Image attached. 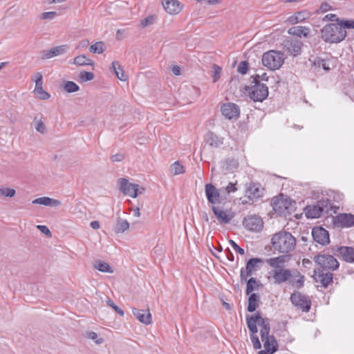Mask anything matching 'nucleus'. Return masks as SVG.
<instances>
[{
    "label": "nucleus",
    "mask_w": 354,
    "mask_h": 354,
    "mask_svg": "<svg viewBox=\"0 0 354 354\" xmlns=\"http://www.w3.org/2000/svg\"><path fill=\"white\" fill-rule=\"evenodd\" d=\"M296 239L288 232L281 230L274 234L271 238L273 250L279 253L288 254L296 247Z\"/></svg>",
    "instance_id": "nucleus-1"
},
{
    "label": "nucleus",
    "mask_w": 354,
    "mask_h": 354,
    "mask_svg": "<svg viewBox=\"0 0 354 354\" xmlns=\"http://www.w3.org/2000/svg\"><path fill=\"white\" fill-rule=\"evenodd\" d=\"M346 31L338 23H330L323 27L321 37L326 42L339 43L346 37Z\"/></svg>",
    "instance_id": "nucleus-2"
},
{
    "label": "nucleus",
    "mask_w": 354,
    "mask_h": 354,
    "mask_svg": "<svg viewBox=\"0 0 354 354\" xmlns=\"http://www.w3.org/2000/svg\"><path fill=\"white\" fill-rule=\"evenodd\" d=\"M246 320L248 327L251 333L256 334L257 333L258 330L257 325L261 327L260 330L261 340H264L266 337L270 336L269 335L270 328V324L260 315L259 313L250 317H247Z\"/></svg>",
    "instance_id": "nucleus-3"
},
{
    "label": "nucleus",
    "mask_w": 354,
    "mask_h": 354,
    "mask_svg": "<svg viewBox=\"0 0 354 354\" xmlns=\"http://www.w3.org/2000/svg\"><path fill=\"white\" fill-rule=\"evenodd\" d=\"M285 60L284 55L280 51L269 50L262 56V63L270 70L275 71L281 67Z\"/></svg>",
    "instance_id": "nucleus-4"
},
{
    "label": "nucleus",
    "mask_w": 354,
    "mask_h": 354,
    "mask_svg": "<svg viewBox=\"0 0 354 354\" xmlns=\"http://www.w3.org/2000/svg\"><path fill=\"white\" fill-rule=\"evenodd\" d=\"M330 209V202L324 198L318 201L316 204L308 205L305 209V214L308 218H317L324 213L328 214Z\"/></svg>",
    "instance_id": "nucleus-5"
},
{
    "label": "nucleus",
    "mask_w": 354,
    "mask_h": 354,
    "mask_svg": "<svg viewBox=\"0 0 354 354\" xmlns=\"http://www.w3.org/2000/svg\"><path fill=\"white\" fill-rule=\"evenodd\" d=\"M314 261L322 268V270H335L339 267L337 260L330 254H318L315 257Z\"/></svg>",
    "instance_id": "nucleus-6"
},
{
    "label": "nucleus",
    "mask_w": 354,
    "mask_h": 354,
    "mask_svg": "<svg viewBox=\"0 0 354 354\" xmlns=\"http://www.w3.org/2000/svg\"><path fill=\"white\" fill-rule=\"evenodd\" d=\"M120 190L127 196L136 198L138 194L145 192L144 187H140L137 184L129 183L126 178L119 179Z\"/></svg>",
    "instance_id": "nucleus-7"
},
{
    "label": "nucleus",
    "mask_w": 354,
    "mask_h": 354,
    "mask_svg": "<svg viewBox=\"0 0 354 354\" xmlns=\"http://www.w3.org/2000/svg\"><path fill=\"white\" fill-rule=\"evenodd\" d=\"M249 95L254 102H262L268 95V88L265 84L260 83L255 80V84L251 87Z\"/></svg>",
    "instance_id": "nucleus-8"
},
{
    "label": "nucleus",
    "mask_w": 354,
    "mask_h": 354,
    "mask_svg": "<svg viewBox=\"0 0 354 354\" xmlns=\"http://www.w3.org/2000/svg\"><path fill=\"white\" fill-rule=\"evenodd\" d=\"M292 304L303 312H308L311 307L310 298L299 292H294L290 296Z\"/></svg>",
    "instance_id": "nucleus-9"
},
{
    "label": "nucleus",
    "mask_w": 354,
    "mask_h": 354,
    "mask_svg": "<svg viewBox=\"0 0 354 354\" xmlns=\"http://www.w3.org/2000/svg\"><path fill=\"white\" fill-rule=\"evenodd\" d=\"M205 196L209 203L212 206H216V204H220L222 202L221 191L217 189L214 185L211 183L205 185Z\"/></svg>",
    "instance_id": "nucleus-10"
},
{
    "label": "nucleus",
    "mask_w": 354,
    "mask_h": 354,
    "mask_svg": "<svg viewBox=\"0 0 354 354\" xmlns=\"http://www.w3.org/2000/svg\"><path fill=\"white\" fill-rule=\"evenodd\" d=\"M245 229L252 232H260L263 227V222L261 217L256 215H250L245 217L243 221Z\"/></svg>",
    "instance_id": "nucleus-11"
},
{
    "label": "nucleus",
    "mask_w": 354,
    "mask_h": 354,
    "mask_svg": "<svg viewBox=\"0 0 354 354\" xmlns=\"http://www.w3.org/2000/svg\"><path fill=\"white\" fill-rule=\"evenodd\" d=\"M211 209L218 223L221 225L229 223L234 216V213L230 209H223L216 206H212Z\"/></svg>",
    "instance_id": "nucleus-12"
},
{
    "label": "nucleus",
    "mask_w": 354,
    "mask_h": 354,
    "mask_svg": "<svg viewBox=\"0 0 354 354\" xmlns=\"http://www.w3.org/2000/svg\"><path fill=\"white\" fill-rule=\"evenodd\" d=\"M334 224L342 228L354 226V215L352 214L341 213L333 218Z\"/></svg>",
    "instance_id": "nucleus-13"
},
{
    "label": "nucleus",
    "mask_w": 354,
    "mask_h": 354,
    "mask_svg": "<svg viewBox=\"0 0 354 354\" xmlns=\"http://www.w3.org/2000/svg\"><path fill=\"white\" fill-rule=\"evenodd\" d=\"M259 263H262V260L259 258H252L247 262L245 268L241 270L240 277L242 283L245 282L248 277L252 274V272L257 270Z\"/></svg>",
    "instance_id": "nucleus-14"
},
{
    "label": "nucleus",
    "mask_w": 354,
    "mask_h": 354,
    "mask_svg": "<svg viewBox=\"0 0 354 354\" xmlns=\"http://www.w3.org/2000/svg\"><path fill=\"white\" fill-rule=\"evenodd\" d=\"M221 111L223 115L228 120H236L239 118L240 114L239 106L231 102L224 104L221 106Z\"/></svg>",
    "instance_id": "nucleus-15"
},
{
    "label": "nucleus",
    "mask_w": 354,
    "mask_h": 354,
    "mask_svg": "<svg viewBox=\"0 0 354 354\" xmlns=\"http://www.w3.org/2000/svg\"><path fill=\"white\" fill-rule=\"evenodd\" d=\"M270 273L276 284H281L288 281L291 277V270L283 268L272 270Z\"/></svg>",
    "instance_id": "nucleus-16"
},
{
    "label": "nucleus",
    "mask_w": 354,
    "mask_h": 354,
    "mask_svg": "<svg viewBox=\"0 0 354 354\" xmlns=\"http://www.w3.org/2000/svg\"><path fill=\"white\" fill-rule=\"evenodd\" d=\"M165 10L172 15H178L183 8V5L178 0H162Z\"/></svg>",
    "instance_id": "nucleus-17"
},
{
    "label": "nucleus",
    "mask_w": 354,
    "mask_h": 354,
    "mask_svg": "<svg viewBox=\"0 0 354 354\" xmlns=\"http://www.w3.org/2000/svg\"><path fill=\"white\" fill-rule=\"evenodd\" d=\"M313 239L321 245H326L330 242L329 234L326 230L323 227H314L312 230Z\"/></svg>",
    "instance_id": "nucleus-18"
},
{
    "label": "nucleus",
    "mask_w": 354,
    "mask_h": 354,
    "mask_svg": "<svg viewBox=\"0 0 354 354\" xmlns=\"http://www.w3.org/2000/svg\"><path fill=\"white\" fill-rule=\"evenodd\" d=\"M68 50L69 46L67 44L55 46L50 50H44L41 53V58L43 59H48L58 55H64Z\"/></svg>",
    "instance_id": "nucleus-19"
},
{
    "label": "nucleus",
    "mask_w": 354,
    "mask_h": 354,
    "mask_svg": "<svg viewBox=\"0 0 354 354\" xmlns=\"http://www.w3.org/2000/svg\"><path fill=\"white\" fill-rule=\"evenodd\" d=\"M132 313L134 316L142 324L145 325L150 324L152 322L151 315L149 309L141 310L133 308Z\"/></svg>",
    "instance_id": "nucleus-20"
},
{
    "label": "nucleus",
    "mask_w": 354,
    "mask_h": 354,
    "mask_svg": "<svg viewBox=\"0 0 354 354\" xmlns=\"http://www.w3.org/2000/svg\"><path fill=\"white\" fill-rule=\"evenodd\" d=\"M315 279L317 281H319L322 286L327 287L333 281V274L330 272H326L325 270H315Z\"/></svg>",
    "instance_id": "nucleus-21"
},
{
    "label": "nucleus",
    "mask_w": 354,
    "mask_h": 354,
    "mask_svg": "<svg viewBox=\"0 0 354 354\" xmlns=\"http://www.w3.org/2000/svg\"><path fill=\"white\" fill-rule=\"evenodd\" d=\"M303 43L299 39H291L286 41L285 47L290 54L297 56L300 53Z\"/></svg>",
    "instance_id": "nucleus-22"
},
{
    "label": "nucleus",
    "mask_w": 354,
    "mask_h": 354,
    "mask_svg": "<svg viewBox=\"0 0 354 354\" xmlns=\"http://www.w3.org/2000/svg\"><path fill=\"white\" fill-rule=\"evenodd\" d=\"M288 282L293 286L300 288L304 286V277L297 270H291V277Z\"/></svg>",
    "instance_id": "nucleus-23"
},
{
    "label": "nucleus",
    "mask_w": 354,
    "mask_h": 354,
    "mask_svg": "<svg viewBox=\"0 0 354 354\" xmlns=\"http://www.w3.org/2000/svg\"><path fill=\"white\" fill-rule=\"evenodd\" d=\"M32 204H39L48 207H58L61 205L62 203L60 201L49 198L47 196H43L37 198L32 201Z\"/></svg>",
    "instance_id": "nucleus-24"
},
{
    "label": "nucleus",
    "mask_w": 354,
    "mask_h": 354,
    "mask_svg": "<svg viewBox=\"0 0 354 354\" xmlns=\"http://www.w3.org/2000/svg\"><path fill=\"white\" fill-rule=\"evenodd\" d=\"M261 192L257 184L250 183L246 185L245 196L250 199L258 198Z\"/></svg>",
    "instance_id": "nucleus-25"
},
{
    "label": "nucleus",
    "mask_w": 354,
    "mask_h": 354,
    "mask_svg": "<svg viewBox=\"0 0 354 354\" xmlns=\"http://www.w3.org/2000/svg\"><path fill=\"white\" fill-rule=\"evenodd\" d=\"M338 252L342 259L349 263L354 262V248L352 247L343 246L338 249Z\"/></svg>",
    "instance_id": "nucleus-26"
},
{
    "label": "nucleus",
    "mask_w": 354,
    "mask_h": 354,
    "mask_svg": "<svg viewBox=\"0 0 354 354\" xmlns=\"http://www.w3.org/2000/svg\"><path fill=\"white\" fill-rule=\"evenodd\" d=\"M262 342H263L265 348L264 351H266L270 354H273L277 351L278 344L273 335L266 337L264 340H262Z\"/></svg>",
    "instance_id": "nucleus-27"
},
{
    "label": "nucleus",
    "mask_w": 354,
    "mask_h": 354,
    "mask_svg": "<svg viewBox=\"0 0 354 354\" xmlns=\"http://www.w3.org/2000/svg\"><path fill=\"white\" fill-rule=\"evenodd\" d=\"M310 16L309 12L306 10H302L300 12H296L295 15L290 16L288 18V21L291 24H296L297 23L302 22L306 19H308Z\"/></svg>",
    "instance_id": "nucleus-28"
},
{
    "label": "nucleus",
    "mask_w": 354,
    "mask_h": 354,
    "mask_svg": "<svg viewBox=\"0 0 354 354\" xmlns=\"http://www.w3.org/2000/svg\"><path fill=\"white\" fill-rule=\"evenodd\" d=\"M310 28L306 26H294L288 29V33L299 37H307L310 34Z\"/></svg>",
    "instance_id": "nucleus-29"
},
{
    "label": "nucleus",
    "mask_w": 354,
    "mask_h": 354,
    "mask_svg": "<svg viewBox=\"0 0 354 354\" xmlns=\"http://www.w3.org/2000/svg\"><path fill=\"white\" fill-rule=\"evenodd\" d=\"M206 142L212 147H218L223 143V138L212 132H209L205 137Z\"/></svg>",
    "instance_id": "nucleus-30"
},
{
    "label": "nucleus",
    "mask_w": 354,
    "mask_h": 354,
    "mask_svg": "<svg viewBox=\"0 0 354 354\" xmlns=\"http://www.w3.org/2000/svg\"><path fill=\"white\" fill-rule=\"evenodd\" d=\"M286 261V257L285 256H279L277 257H272L266 260L267 263L272 268H273V270H277L278 268H282L283 267L281 265H283Z\"/></svg>",
    "instance_id": "nucleus-31"
},
{
    "label": "nucleus",
    "mask_w": 354,
    "mask_h": 354,
    "mask_svg": "<svg viewBox=\"0 0 354 354\" xmlns=\"http://www.w3.org/2000/svg\"><path fill=\"white\" fill-rule=\"evenodd\" d=\"M111 68L114 71V73L117 76V77L121 81H127L128 79L127 75L124 73L123 69L122 68L120 64L118 62H113L111 64Z\"/></svg>",
    "instance_id": "nucleus-32"
},
{
    "label": "nucleus",
    "mask_w": 354,
    "mask_h": 354,
    "mask_svg": "<svg viewBox=\"0 0 354 354\" xmlns=\"http://www.w3.org/2000/svg\"><path fill=\"white\" fill-rule=\"evenodd\" d=\"M260 297L256 293L250 294L248 298V310L249 312H254L259 306Z\"/></svg>",
    "instance_id": "nucleus-33"
},
{
    "label": "nucleus",
    "mask_w": 354,
    "mask_h": 354,
    "mask_svg": "<svg viewBox=\"0 0 354 354\" xmlns=\"http://www.w3.org/2000/svg\"><path fill=\"white\" fill-rule=\"evenodd\" d=\"M73 64L77 66H94V62L84 55L75 57L73 59Z\"/></svg>",
    "instance_id": "nucleus-34"
},
{
    "label": "nucleus",
    "mask_w": 354,
    "mask_h": 354,
    "mask_svg": "<svg viewBox=\"0 0 354 354\" xmlns=\"http://www.w3.org/2000/svg\"><path fill=\"white\" fill-rule=\"evenodd\" d=\"M313 66L317 69V72H319L321 69L325 71H329L330 68L329 63L325 59L321 58H316L313 61Z\"/></svg>",
    "instance_id": "nucleus-35"
},
{
    "label": "nucleus",
    "mask_w": 354,
    "mask_h": 354,
    "mask_svg": "<svg viewBox=\"0 0 354 354\" xmlns=\"http://www.w3.org/2000/svg\"><path fill=\"white\" fill-rule=\"evenodd\" d=\"M129 228V223L127 220L118 218L114 229L115 233H123Z\"/></svg>",
    "instance_id": "nucleus-36"
},
{
    "label": "nucleus",
    "mask_w": 354,
    "mask_h": 354,
    "mask_svg": "<svg viewBox=\"0 0 354 354\" xmlns=\"http://www.w3.org/2000/svg\"><path fill=\"white\" fill-rule=\"evenodd\" d=\"M89 50L92 53L102 54L106 50V46L103 41H96L90 46Z\"/></svg>",
    "instance_id": "nucleus-37"
},
{
    "label": "nucleus",
    "mask_w": 354,
    "mask_h": 354,
    "mask_svg": "<svg viewBox=\"0 0 354 354\" xmlns=\"http://www.w3.org/2000/svg\"><path fill=\"white\" fill-rule=\"evenodd\" d=\"M94 268L102 272L113 273V270L109 263L104 261H97L94 264Z\"/></svg>",
    "instance_id": "nucleus-38"
},
{
    "label": "nucleus",
    "mask_w": 354,
    "mask_h": 354,
    "mask_svg": "<svg viewBox=\"0 0 354 354\" xmlns=\"http://www.w3.org/2000/svg\"><path fill=\"white\" fill-rule=\"evenodd\" d=\"M339 25H340L341 28L344 29V30H346H346L354 29V19H341L339 21Z\"/></svg>",
    "instance_id": "nucleus-39"
},
{
    "label": "nucleus",
    "mask_w": 354,
    "mask_h": 354,
    "mask_svg": "<svg viewBox=\"0 0 354 354\" xmlns=\"http://www.w3.org/2000/svg\"><path fill=\"white\" fill-rule=\"evenodd\" d=\"M170 170L174 175H179L185 172L184 167L179 162V161H176L173 163L171 165Z\"/></svg>",
    "instance_id": "nucleus-40"
},
{
    "label": "nucleus",
    "mask_w": 354,
    "mask_h": 354,
    "mask_svg": "<svg viewBox=\"0 0 354 354\" xmlns=\"http://www.w3.org/2000/svg\"><path fill=\"white\" fill-rule=\"evenodd\" d=\"M64 88L67 93H73L80 90V86L72 81H67L64 85Z\"/></svg>",
    "instance_id": "nucleus-41"
},
{
    "label": "nucleus",
    "mask_w": 354,
    "mask_h": 354,
    "mask_svg": "<svg viewBox=\"0 0 354 354\" xmlns=\"http://www.w3.org/2000/svg\"><path fill=\"white\" fill-rule=\"evenodd\" d=\"M33 122L35 124V128L38 132H39L42 134L45 133L46 132V126H45L44 123L43 122V121L41 120V119H37V118L35 117Z\"/></svg>",
    "instance_id": "nucleus-42"
},
{
    "label": "nucleus",
    "mask_w": 354,
    "mask_h": 354,
    "mask_svg": "<svg viewBox=\"0 0 354 354\" xmlns=\"http://www.w3.org/2000/svg\"><path fill=\"white\" fill-rule=\"evenodd\" d=\"M247 281L246 294L250 295L253 290L257 288V281L254 278H250Z\"/></svg>",
    "instance_id": "nucleus-43"
},
{
    "label": "nucleus",
    "mask_w": 354,
    "mask_h": 354,
    "mask_svg": "<svg viewBox=\"0 0 354 354\" xmlns=\"http://www.w3.org/2000/svg\"><path fill=\"white\" fill-rule=\"evenodd\" d=\"M16 194L15 189L9 187H0V196L8 198L15 196Z\"/></svg>",
    "instance_id": "nucleus-44"
},
{
    "label": "nucleus",
    "mask_w": 354,
    "mask_h": 354,
    "mask_svg": "<svg viewBox=\"0 0 354 354\" xmlns=\"http://www.w3.org/2000/svg\"><path fill=\"white\" fill-rule=\"evenodd\" d=\"M35 95L40 100H48L50 95L43 88H35L33 91Z\"/></svg>",
    "instance_id": "nucleus-45"
},
{
    "label": "nucleus",
    "mask_w": 354,
    "mask_h": 354,
    "mask_svg": "<svg viewBox=\"0 0 354 354\" xmlns=\"http://www.w3.org/2000/svg\"><path fill=\"white\" fill-rule=\"evenodd\" d=\"M156 15H149L140 21V26L145 28L153 24L156 20Z\"/></svg>",
    "instance_id": "nucleus-46"
},
{
    "label": "nucleus",
    "mask_w": 354,
    "mask_h": 354,
    "mask_svg": "<svg viewBox=\"0 0 354 354\" xmlns=\"http://www.w3.org/2000/svg\"><path fill=\"white\" fill-rule=\"evenodd\" d=\"M79 77L81 82H85L93 80L94 74L91 72L82 71L79 75Z\"/></svg>",
    "instance_id": "nucleus-47"
},
{
    "label": "nucleus",
    "mask_w": 354,
    "mask_h": 354,
    "mask_svg": "<svg viewBox=\"0 0 354 354\" xmlns=\"http://www.w3.org/2000/svg\"><path fill=\"white\" fill-rule=\"evenodd\" d=\"M86 337L90 339L94 340L97 344H101L104 342L103 338H97V334L95 332L93 331L87 333Z\"/></svg>",
    "instance_id": "nucleus-48"
},
{
    "label": "nucleus",
    "mask_w": 354,
    "mask_h": 354,
    "mask_svg": "<svg viewBox=\"0 0 354 354\" xmlns=\"http://www.w3.org/2000/svg\"><path fill=\"white\" fill-rule=\"evenodd\" d=\"M340 19L341 18H339L336 15L332 13L327 14L322 18L323 21H332L338 24Z\"/></svg>",
    "instance_id": "nucleus-49"
},
{
    "label": "nucleus",
    "mask_w": 354,
    "mask_h": 354,
    "mask_svg": "<svg viewBox=\"0 0 354 354\" xmlns=\"http://www.w3.org/2000/svg\"><path fill=\"white\" fill-rule=\"evenodd\" d=\"M239 73L245 75L248 71V62L246 61L241 62L237 68Z\"/></svg>",
    "instance_id": "nucleus-50"
},
{
    "label": "nucleus",
    "mask_w": 354,
    "mask_h": 354,
    "mask_svg": "<svg viewBox=\"0 0 354 354\" xmlns=\"http://www.w3.org/2000/svg\"><path fill=\"white\" fill-rule=\"evenodd\" d=\"M213 71H214V74L212 76V79H213V82H216L220 78L221 73V68L217 65H214Z\"/></svg>",
    "instance_id": "nucleus-51"
},
{
    "label": "nucleus",
    "mask_w": 354,
    "mask_h": 354,
    "mask_svg": "<svg viewBox=\"0 0 354 354\" xmlns=\"http://www.w3.org/2000/svg\"><path fill=\"white\" fill-rule=\"evenodd\" d=\"M251 341L252 342L253 347L255 350L261 348V344L259 339V337L256 335V334L252 333Z\"/></svg>",
    "instance_id": "nucleus-52"
},
{
    "label": "nucleus",
    "mask_w": 354,
    "mask_h": 354,
    "mask_svg": "<svg viewBox=\"0 0 354 354\" xmlns=\"http://www.w3.org/2000/svg\"><path fill=\"white\" fill-rule=\"evenodd\" d=\"M107 304L111 306L115 311L118 313L120 315H124V311L120 309L118 306H117L111 299L107 301Z\"/></svg>",
    "instance_id": "nucleus-53"
},
{
    "label": "nucleus",
    "mask_w": 354,
    "mask_h": 354,
    "mask_svg": "<svg viewBox=\"0 0 354 354\" xmlns=\"http://www.w3.org/2000/svg\"><path fill=\"white\" fill-rule=\"evenodd\" d=\"M229 243L236 252L239 253L241 255H243L245 254L244 250L239 247L234 241L230 240Z\"/></svg>",
    "instance_id": "nucleus-54"
},
{
    "label": "nucleus",
    "mask_w": 354,
    "mask_h": 354,
    "mask_svg": "<svg viewBox=\"0 0 354 354\" xmlns=\"http://www.w3.org/2000/svg\"><path fill=\"white\" fill-rule=\"evenodd\" d=\"M236 182L235 183H230L225 188L226 193L230 194L236 192L237 190V188L236 187Z\"/></svg>",
    "instance_id": "nucleus-55"
},
{
    "label": "nucleus",
    "mask_w": 354,
    "mask_h": 354,
    "mask_svg": "<svg viewBox=\"0 0 354 354\" xmlns=\"http://www.w3.org/2000/svg\"><path fill=\"white\" fill-rule=\"evenodd\" d=\"M56 15L55 12H43L41 15V19H53L54 17Z\"/></svg>",
    "instance_id": "nucleus-56"
},
{
    "label": "nucleus",
    "mask_w": 354,
    "mask_h": 354,
    "mask_svg": "<svg viewBox=\"0 0 354 354\" xmlns=\"http://www.w3.org/2000/svg\"><path fill=\"white\" fill-rule=\"evenodd\" d=\"M124 32H125V30L124 29H118L116 31V35H115V37H116V39L117 40H122L124 38Z\"/></svg>",
    "instance_id": "nucleus-57"
},
{
    "label": "nucleus",
    "mask_w": 354,
    "mask_h": 354,
    "mask_svg": "<svg viewBox=\"0 0 354 354\" xmlns=\"http://www.w3.org/2000/svg\"><path fill=\"white\" fill-rule=\"evenodd\" d=\"M37 228L41 230V232L45 234L46 235H50L51 232L50 230L46 225H37Z\"/></svg>",
    "instance_id": "nucleus-58"
},
{
    "label": "nucleus",
    "mask_w": 354,
    "mask_h": 354,
    "mask_svg": "<svg viewBox=\"0 0 354 354\" xmlns=\"http://www.w3.org/2000/svg\"><path fill=\"white\" fill-rule=\"evenodd\" d=\"M123 159H124V156L122 154H120V153H117V154L113 155L111 157V160L113 162L122 161Z\"/></svg>",
    "instance_id": "nucleus-59"
},
{
    "label": "nucleus",
    "mask_w": 354,
    "mask_h": 354,
    "mask_svg": "<svg viewBox=\"0 0 354 354\" xmlns=\"http://www.w3.org/2000/svg\"><path fill=\"white\" fill-rule=\"evenodd\" d=\"M171 72L174 75L178 76L181 74V68L178 66H174L171 68Z\"/></svg>",
    "instance_id": "nucleus-60"
},
{
    "label": "nucleus",
    "mask_w": 354,
    "mask_h": 354,
    "mask_svg": "<svg viewBox=\"0 0 354 354\" xmlns=\"http://www.w3.org/2000/svg\"><path fill=\"white\" fill-rule=\"evenodd\" d=\"M33 80L35 82H39L43 80L42 74L40 72H37L33 75Z\"/></svg>",
    "instance_id": "nucleus-61"
},
{
    "label": "nucleus",
    "mask_w": 354,
    "mask_h": 354,
    "mask_svg": "<svg viewBox=\"0 0 354 354\" xmlns=\"http://www.w3.org/2000/svg\"><path fill=\"white\" fill-rule=\"evenodd\" d=\"M88 44L89 41L88 39H84L79 43L77 48H86L88 46Z\"/></svg>",
    "instance_id": "nucleus-62"
},
{
    "label": "nucleus",
    "mask_w": 354,
    "mask_h": 354,
    "mask_svg": "<svg viewBox=\"0 0 354 354\" xmlns=\"http://www.w3.org/2000/svg\"><path fill=\"white\" fill-rule=\"evenodd\" d=\"M90 226L94 230H97L100 227V223L97 221H91L90 223Z\"/></svg>",
    "instance_id": "nucleus-63"
},
{
    "label": "nucleus",
    "mask_w": 354,
    "mask_h": 354,
    "mask_svg": "<svg viewBox=\"0 0 354 354\" xmlns=\"http://www.w3.org/2000/svg\"><path fill=\"white\" fill-rule=\"evenodd\" d=\"M133 216L139 217L140 216V209L138 207L133 209Z\"/></svg>",
    "instance_id": "nucleus-64"
}]
</instances>
